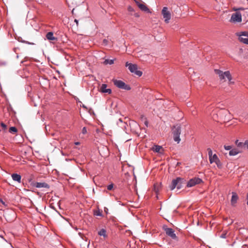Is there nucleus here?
I'll return each instance as SVG.
<instances>
[{"label":"nucleus","instance_id":"nucleus-13","mask_svg":"<svg viewBox=\"0 0 248 248\" xmlns=\"http://www.w3.org/2000/svg\"><path fill=\"white\" fill-rule=\"evenodd\" d=\"M107 85L106 84H103L100 86L99 91L103 93H108L110 94L111 93V90L110 89H107Z\"/></svg>","mask_w":248,"mask_h":248},{"label":"nucleus","instance_id":"nucleus-37","mask_svg":"<svg viewBox=\"0 0 248 248\" xmlns=\"http://www.w3.org/2000/svg\"><path fill=\"white\" fill-rule=\"evenodd\" d=\"M74 22L76 23L77 27H78V19H75L74 20Z\"/></svg>","mask_w":248,"mask_h":248},{"label":"nucleus","instance_id":"nucleus-30","mask_svg":"<svg viewBox=\"0 0 248 248\" xmlns=\"http://www.w3.org/2000/svg\"><path fill=\"white\" fill-rule=\"evenodd\" d=\"M113 188V184H111L107 186V189L108 190H111Z\"/></svg>","mask_w":248,"mask_h":248},{"label":"nucleus","instance_id":"nucleus-46","mask_svg":"<svg viewBox=\"0 0 248 248\" xmlns=\"http://www.w3.org/2000/svg\"><path fill=\"white\" fill-rule=\"evenodd\" d=\"M242 51H243L242 49H240V52H242Z\"/></svg>","mask_w":248,"mask_h":248},{"label":"nucleus","instance_id":"nucleus-45","mask_svg":"<svg viewBox=\"0 0 248 248\" xmlns=\"http://www.w3.org/2000/svg\"><path fill=\"white\" fill-rule=\"evenodd\" d=\"M74 10H75V9H73L72 10V14L73 15H74Z\"/></svg>","mask_w":248,"mask_h":248},{"label":"nucleus","instance_id":"nucleus-32","mask_svg":"<svg viewBox=\"0 0 248 248\" xmlns=\"http://www.w3.org/2000/svg\"><path fill=\"white\" fill-rule=\"evenodd\" d=\"M245 149H248V140H246L245 141Z\"/></svg>","mask_w":248,"mask_h":248},{"label":"nucleus","instance_id":"nucleus-19","mask_svg":"<svg viewBox=\"0 0 248 248\" xmlns=\"http://www.w3.org/2000/svg\"><path fill=\"white\" fill-rule=\"evenodd\" d=\"M219 158H218L217 155L214 154L212 156L209 157V161L210 163H213V162H216Z\"/></svg>","mask_w":248,"mask_h":248},{"label":"nucleus","instance_id":"nucleus-3","mask_svg":"<svg viewBox=\"0 0 248 248\" xmlns=\"http://www.w3.org/2000/svg\"><path fill=\"white\" fill-rule=\"evenodd\" d=\"M183 179L178 177L176 179H174L172 181L171 185L170 186V190H173L175 187L179 189L182 187V183Z\"/></svg>","mask_w":248,"mask_h":248},{"label":"nucleus","instance_id":"nucleus-21","mask_svg":"<svg viewBox=\"0 0 248 248\" xmlns=\"http://www.w3.org/2000/svg\"><path fill=\"white\" fill-rule=\"evenodd\" d=\"M245 142H240L239 144H238V149L240 150L241 152L243 150L245 149Z\"/></svg>","mask_w":248,"mask_h":248},{"label":"nucleus","instance_id":"nucleus-44","mask_svg":"<svg viewBox=\"0 0 248 248\" xmlns=\"http://www.w3.org/2000/svg\"><path fill=\"white\" fill-rule=\"evenodd\" d=\"M247 204L248 205V192L247 196Z\"/></svg>","mask_w":248,"mask_h":248},{"label":"nucleus","instance_id":"nucleus-18","mask_svg":"<svg viewBox=\"0 0 248 248\" xmlns=\"http://www.w3.org/2000/svg\"><path fill=\"white\" fill-rule=\"evenodd\" d=\"M12 177L14 181H17L19 183L21 182V176L16 173H14L12 175Z\"/></svg>","mask_w":248,"mask_h":248},{"label":"nucleus","instance_id":"nucleus-38","mask_svg":"<svg viewBox=\"0 0 248 248\" xmlns=\"http://www.w3.org/2000/svg\"><path fill=\"white\" fill-rule=\"evenodd\" d=\"M130 64H132V63H128V62H126V64H125V65H126V66H127V67L128 66V68H129V65H130Z\"/></svg>","mask_w":248,"mask_h":248},{"label":"nucleus","instance_id":"nucleus-36","mask_svg":"<svg viewBox=\"0 0 248 248\" xmlns=\"http://www.w3.org/2000/svg\"><path fill=\"white\" fill-rule=\"evenodd\" d=\"M226 233H222L221 235V238H226Z\"/></svg>","mask_w":248,"mask_h":248},{"label":"nucleus","instance_id":"nucleus-29","mask_svg":"<svg viewBox=\"0 0 248 248\" xmlns=\"http://www.w3.org/2000/svg\"><path fill=\"white\" fill-rule=\"evenodd\" d=\"M1 126L2 127V128L3 129V130H6L7 129V125L4 124L3 123H1Z\"/></svg>","mask_w":248,"mask_h":248},{"label":"nucleus","instance_id":"nucleus-28","mask_svg":"<svg viewBox=\"0 0 248 248\" xmlns=\"http://www.w3.org/2000/svg\"><path fill=\"white\" fill-rule=\"evenodd\" d=\"M215 163H216V164H217V166L218 168H221V162H220V161L219 159Z\"/></svg>","mask_w":248,"mask_h":248},{"label":"nucleus","instance_id":"nucleus-23","mask_svg":"<svg viewBox=\"0 0 248 248\" xmlns=\"http://www.w3.org/2000/svg\"><path fill=\"white\" fill-rule=\"evenodd\" d=\"M17 129L16 127L12 126L9 128V132L10 133H16L17 132Z\"/></svg>","mask_w":248,"mask_h":248},{"label":"nucleus","instance_id":"nucleus-41","mask_svg":"<svg viewBox=\"0 0 248 248\" xmlns=\"http://www.w3.org/2000/svg\"><path fill=\"white\" fill-rule=\"evenodd\" d=\"M134 16H135L136 17H139V16H140L139 15L138 13H135V14H134Z\"/></svg>","mask_w":248,"mask_h":248},{"label":"nucleus","instance_id":"nucleus-22","mask_svg":"<svg viewBox=\"0 0 248 248\" xmlns=\"http://www.w3.org/2000/svg\"><path fill=\"white\" fill-rule=\"evenodd\" d=\"M98 234L100 236H103L104 237H106V231L105 229H101L99 232Z\"/></svg>","mask_w":248,"mask_h":248},{"label":"nucleus","instance_id":"nucleus-14","mask_svg":"<svg viewBox=\"0 0 248 248\" xmlns=\"http://www.w3.org/2000/svg\"><path fill=\"white\" fill-rule=\"evenodd\" d=\"M238 199V197L235 192H232V197L231 201V205L233 206H235V204Z\"/></svg>","mask_w":248,"mask_h":248},{"label":"nucleus","instance_id":"nucleus-31","mask_svg":"<svg viewBox=\"0 0 248 248\" xmlns=\"http://www.w3.org/2000/svg\"><path fill=\"white\" fill-rule=\"evenodd\" d=\"M224 147L225 149L226 150H231V149H232V146H231L224 145Z\"/></svg>","mask_w":248,"mask_h":248},{"label":"nucleus","instance_id":"nucleus-33","mask_svg":"<svg viewBox=\"0 0 248 248\" xmlns=\"http://www.w3.org/2000/svg\"><path fill=\"white\" fill-rule=\"evenodd\" d=\"M87 129H86V128L85 127H84L83 128H82V134H85L86 133H87Z\"/></svg>","mask_w":248,"mask_h":248},{"label":"nucleus","instance_id":"nucleus-42","mask_svg":"<svg viewBox=\"0 0 248 248\" xmlns=\"http://www.w3.org/2000/svg\"><path fill=\"white\" fill-rule=\"evenodd\" d=\"M144 124L146 125V126H148V122L147 120H145L144 122Z\"/></svg>","mask_w":248,"mask_h":248},{"label":"nucleus","instance_id":"nucleus-25","mask_svg":"<svg viewBox=\"0 0 248 248\" xmlns=\"http://www.w3.org/2000/svg\"><path fill=\"white\" fill-rule=\"evenodd\" d=\"M159 186L157 184L155 185V186H154V191L156 193V194H157L159 192Z\"/></svg>","mask_w":248,"mask_h":248},{"label":"nucleus","instance_id":"nucleus-47","mask_svg":"<svg viewBox=\"0 0 248 248\" xmlns=\"http://www.w3.org/2000/svg\"><path fill=\"white\" fill-rule=\"evenodd\" d=\"M76 144H77V145L79 144V142H76Z\"/></svg>","mask_w":248,"mask_h":248},{"label":"nucleus","instance_id":"nucleus-5","mask_svg":"<svg viewBox=\"0 0 248 248\" xmlns=\"http://www.w3.org/2000/svg\"><path fill=\"white\" fill-rule=\"evenodd\" d=\"M230 21L232 23H240L242 21V14L240 12H237L232 15Z\"/></svg>","mask_w":248,"mask_h":248},{"label":"nucleus","instance_id":"nucleus-4","mask_svg":"<svg viewBox=\"0 0 248 248\" xmlns=\"http://www.w3.org/2000/svg\"><path fill=\"white\" fill-rule=\"evenodd\" d=\"M113 82L114 84L119 88L125 90H130L131 89L129 85L125 84L124 82L121 80L113 79Z\"/></svg>","mask_w":248,"mask_h":248},{"label":"nucleus","instance_id":"nucleus-9","mask_svg":"<svg viewBox=\"0 0 248 248\" xmlns=\"http://www.w3.org/2000/svg\"><path fill=\"white\" fill-rule=\"evenodd\" d=\"M129 70L131 72L134 73L139 77H140L142 74L141 71L138 70V66L136 64H130L129 65Z\"/></svg>","mask_w":248,"mask_h":248},{"label":"nucleus","instance_id":"nucleus-1","mask_svg":"<svg viewBox=\"0 0 248 248\" xmlns=\"http://www.w3.org/2000/svg\"><path fill=\"white\" fill-rule=\"evenodd\" d=\"M215 72L218 76L220 80L226 81V78H227L229 80V84H233L234 82L231 81L232 78L229 71L223 72L220 70L215 69Z\"/></svg>","mask_w":248,"mask_h":248},{"label":"nucleus","instance_id":"nucleus-15","mask_svg":"<svg viewBox=\"0 0 248 248\" xmlns=\"http://www.w3.org/2000/svg\"><path fill=\"white\" fill-rule=\"evenodd\" d=\"M34 186L38 188L44 187V188H48L49 187V185L47 184L44 183V182H43V183L37 182L34 184Z\"/></svg>","mask_w":248,"mask_h":248},{"label":"nucleus","instance_id":"nucleus-26","mask_svg":"<svg viewBox=\"0 0 248 248\" xmlns=\"http://www.w3.org/2000/svg\"><path fill=\"white\" fill-rule=\"evenodd\" d=\"M244 9L243 8H236L235 7L233 8V11H235V12H240V11H244Z\"/></svg>","mask_w":248,"mask_h":248},{"label":"nucleus","instance_id":"nucleus-43","mask_svg":"<svg viewBox=\"0 0 248 248\" xmlns=\"http://www.w3.org/2000/svg\"><path fill=\"white\" fill-rule=\"evenodd\" d=\"M0 202H1L3 205H5V202L2 200H0Z\"/></svg>","mask_w":248,"mask_h":248},{"label":"nucleus","instance_id":"nucleus-2","mask_svg":"<svg viewBox=\"0 0 248 248\" xmlns=\"http://www.w3.org/2000/svg\"><path fill=\"white\" fill-rule=\"evenodd\" d=\"M181 133V127L180 125H176L173 126L172 129L173 140L178 143H179L181 140V139L180 138Z\"/></svg>","mask_w":248,"mask_h":248},{"label":"nucleus","instance_id":"nucleus-27","mask_svg":"<svg viewBox=\"0 0 248 248\" xmlns=\"http://www.w3.org/2000/svg\"><path fill=\"white\" fill-rule=\"evenodd\" d=\"M207 151H208V155H209V157H211V156L213 155H212V150L210 149V148H208L207 149Z\"/></svg>","mask_w":248,"mask_h":248},{"label":"nucleus","instance_id":"nucleus-40","mask_svg":"<svg viewBox=\"0 0 248 248\" xmlns=\"http://www.w3.org/2000/svg\"><path fill=\"white\" fill-rule=\"evenodd\" d=\"M240 142H239L238 140H236L235 142V144L237 145V146L238 147V144H239V143H240Z\"/></svg>","mask_w":248,"mask_h":248},{"label":"nucleus","instance_id":"nucleus-8","mask_svg":"<svg viewBox=\"0 0 248 248\" xmlns=\"http://www.w3.org/2000/svg\"><path fill=\"white\" fill-rule=\"evenodd\" d=\"M239 40L245 44L248 45V32L244 31L239 35Z\"/></svg>","mask_w":248,"mask_h":248},{"label":"nucleus","instance_id":"nucleus-20","mask_svg":"<svg viewBox=\"0 0 248 248\" xmlns=\"http://www.w3.org/2000/svg\"><path fill=\"white\" fill-rule=\"evenodd\" d=\"M153 150L156 153H161L163 151L162 147L159 145H155L153 147Z\"/></svg>","mask_w":248,"mask_h":248},{"label":"nucleus","instance_id":"nucleus-39","mask_svg":"<svg viewBox=\"0 0 248 248\" xmlns=\"http://www.w3.org/2000/svg\"><path fill=\"white\" fill-rule=\"evenodd\" d=\"M107 43H108V41L106 40V39H104L103 40V43L105 44V45H107Z\"/></svg>","mask_w":248,"mask_h":248},{"label":"nucleus","instance_id":"nucleus-17","mask_svg":"<svg viewBox=\"0 0 248 248\" xmlns=\"http://www.w3.org/2000/svg\"><path fill=\"white\" fill-rule=\"evenodd\" d=\"M46 38L51 41H55L57 39L53 35V33L52 32H48L46 35Z\"/></svg>","mask_w":248,"mask_h":248},{"label":"nucleus","instance_id":"nucleus-16","mask_svg":"<svg viewBox=\"0 0 248 248\" xmlns=\"http://www.w3.org/2000/svg\"><path fill=\"white\" fill-rule=\"evenodd\" d=\"M241 153V151L237 148H234L230 150L229 152V155L233 156L237 155L238 154Z\"/></svg>","mask_w":248,"mask_h":248},{"label":"nucleus","instance_id":"nucleus-34","mask_svg":"<svg viewBox=\"0 0 248 248\" xmlns=\"http://www.w3.org/2000/svg\"><path fill=\"white\" fill-rule=\"evenodd\" d=\"M128 11L129 12H133V11H134V9H133V8L132 7L129 6L128 7Z\"/></svg>","mask_w":248,"mask_h":248},{"label":"nucleus","instance_id":"nucleus-11","mask_svg":"<svg viewBox=\"0 0 248 248\" xmlns=\"http://www.w3.org/2000/svg\"><path fill=\"white\" fill-rule=\"evenodd\" d=\"M166 234L171 237L172 239H176L177 238L176 234L174 233V230L171 228H167L165 229Z\"/></svg>","mask_w":248,"mask_h":248},{"label":"nucleus","instance_id":"nucleus-10","mask_svg":"<svg viewBox=\"0 0 248 248\" xmlns=\"http://www.w3.org/2000/svg\"><path fill=\"white\" fill-rule=\"evenodd\" d=\"M202 182V180L199 178H194L193 179H190L188 183L187 186L188 187H192L196 185V184H200Z\"/></svg>","mask_w":248,"mask_h":248},{"label":"nucleus","instance_id":"nucleus-35","mask_svg":"<svg viewBox=\"0 0 248 248\" xmlns=\"http://www.w3.org/2000/svg\"><path fill=\"white\" fill-rule=\"evenodd\" d=\"M95 215L96 216H101L102 215L101 213L100 212V211H96Z\"/></svg>","mask_w":248,"mask_h":248},{"label":"nucleus","instance_id":"nucleus-12","mask_svg":"<svg viewBox=\"0 0 248 248\" xmlns=\"http://www.w3.org/2000/svg\"><path fill=\"white\" fill-rule=\"evenodd\" d=\"M136 3L139 8L142 11L144 12H146L147 13H150V11L149 8L147 7V6L144 3H140L138 1H136Z\"/></svg>","mask_w":248,"mask_h":248},{"label":"nucleus","instance_id":"nucleus-24","mask_svg":"<svg viewBox=\"0 0 248 248\" xmlns=\"http://www.w3.org/2000/svg\"><path fill=\"white\" fill-rule=\"evenodd\" d=\"M113 63H114V61L113 60H108V59L106 60L104 62V63L105 64H112Z\"/></svg>","mask_w":248,"mask_h":248},{"label":"nucleus","instance_id":"nucleus-7","mask_svg":"<svg viewBox=\"0 0 248 248\" xmlns=\"http://www.w3.org/2000/svg\"><path fill=\"white\" fill-rule=\"evenodd\" d=\"M161 13L165 19V22L168 23L171 18V14L170 12L168 10V8L167 7H163Z\"/></svg>","mask_w":248,"mask_h":248},{"label":"nucleus","instance_id":"nucleus-6","mask_svg":"<svg viewBox=\"0 0 248 248\" xmlns=\"http://www.w3.org/2000/svg\"><path fill=\"white\" fill-rule=\"evenodd\" d=\"M219 114L220 115L221 118L224 120V121H229L232 119L231 113L226 109H222L219 112Z\"/></svg>","mask_w":248,"mask_h":248}]
</instances>
